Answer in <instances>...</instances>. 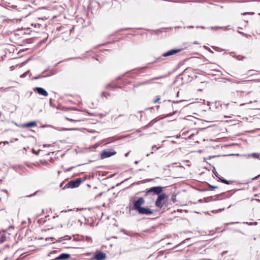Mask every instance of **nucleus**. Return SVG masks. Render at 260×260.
<instances>
[{
	"instance_id": "obj_1",
	"label": "nucleus",
	"mask_w": 260,
	"mask_h": 260,
	"mask_svg": "<svg viewBox=\"0 0 260 260\" xmlns=\"http://www.w3.org/2000/svg\"><path fill=\"white\" fill-rule=\"evenodd\" d=\"M132 205H129L130 211H137L140 214L151 215L153 213L152 211L148 208L142 207L145 203V200L143 198H139L137 200L131 201Z\"/></svg>"
},
{
	"instance_id": "obj_2",
	"label": "nucleus",
	"mask_w": 260,
	"mask_h": 260,
	"mask_svg": "<svg viewBox=\"0 0 260 260\" xmlns=\"http://www.w3.org/2000/svg\"><path fill=\"white\" fill-rule=\"evenodd\" d=\"M163 188L161 186H157L150 187L146 189L145 196H147L149 194H152L153 195H158V196L161 194Z\"/></svg>"
},
{
	"instance_id": "obj_3",
	"label": "nucleus",
	"mask_w": 260,
	"mask_h": 260,
	"mask_svg": "<svg viewBox=\"0 0 260 260\" xmlns=\"http://www.w3.org/2000/svg\"><path fill=\"white\" fill-rule=\"evenodd\" d=\"M82 182L81 178H77L75 180L70 181L63 187V188H74L78 187Z\"/></svg>"
},
{
	"instance_id": "obj_4",
	"label": "nucleus",
	"mask_w": 260,
	"mask_h": 260,
	"mask_svg": "<svg viewBox=\"0 0 260 260\" xmlns=\"http://www.w3.org/2000/svg\"><path fill=\"white\" fill-rule=\"evenodd\" d=\"M167 198V196L165 193H162L160 194L155 203V206L161 209L164 205L165 202H164V200Z\"/></svg>"
},
{
	"instance_id": "obj_5",
	"label": "nucleus",
	"mask_w": 260,
	"mask_h": 260,
	"mask_svg": "<svg viewBox=\"0 0 260 260\" xmlns=\"http://www.w3.org/2000/svg\"><path fill=\"white\" fill-rule=\"evenodd\" d=\"M116 154V152L114 150L109 151V150H103L101 153V158L105 159L106 158H108L111 157Z\"/></svg>"
},
{
	"instance_id": "obj_6",
	"label": "nucleus",
	"mask_w": 260,
	"mask_h": 260,
	"mask_svg": "<svg viewBox=\"0 0 260 260\" xmlns=\"http://www.w3.org/2000/svg\"><path fill=\"white\" fill-rule=\"evenodd\" d=\"M181 51V49H172L169 50L168 51L165 52L162 54V56L164 57H168L174 54H175L177 53H179Z\"/></svg>"
},
{
	"instance_id": "obj_7",
	"label": "nucleus",
	"mask_w": 260,
	"mask_h": 260,
	"mask_svg": "<svg viewBox=\"0 0 260 260\" xmlns=\"http://www.w3.org/2000/svg\"><path fill=\"white\" fill-rule=\"evenodd\" d=\"M71 255L68 253H63L55 257L54 260H67L70 258Z\"/></svg>"
},
{
	"instance_id": "obj_8",
	"label": "nucleus",
	"mask_w": 260,
	"mask_h": 260,
	"mask_svg": "<svg viewBox=\"0 0 260 260\" xmlns=\"http://www.w3.org/2000/svg\"><path fill=\"white\" fill-rule=\"evenodd\" d=\"M34 90L40 95H42L45 96L48 95L47 91L42 87H36L34 89Z\"/></svg>"
},
{
	"instance_id": "obj_9",
	"label": "nucleus",
	"mask_w": 260,
	"mask_h": 260,
	"mask_svg": "<svg viewBox=\"0 0 260 260\" xmlns=\"http://www.w3.org/2000/svg\"><path fill=\"white\" fill-rule=\"evenodd\" d=\"M106 254L103 252L99 251L95 253L94 258L96 260H103L106 258Z\"/></svg>"
},
{
	"instance_id": "obj_10",
	"label": "nucleus",
	"mask_w": 260,
	"mask_h": 260,
	"mask_svg": "<svg viewBox=\"0 0 260 260\" xmlns=\"http://www.w3.org/2000/svg\"><path fill=\"white\" fill-rule=\"evenodd\" d=\"M36 126V121H31L30 122H28L25 124H22L21 127H34Z\"/></svg>"
},
{
	"instance_id": "obj_11",
	"label": "nucleus",
	"mask_w": 260,
	"mask_h": 260,
	"mask_svg": "<svg viewBox=\"0 0 260 260\" xmlns=\"http://www.w3.org/2000/svg\"><path fill=\"white\" fill-rule=\"evenodd\" d=\"M157 121L156 118H155L152 120L150 122H149L146 125L143 127L144 129H146L149 127H151L155 122Z\"/></svg>"
},
{
	"instance_id": "obj_12",
	"label": "nucleus",
	"mask_w": 260,
	"mask_h": 260,
	"mask_svg": "<svg viewBox=\"0 0 260 260\" xmlns=\"http://www.w3.org/2000/svg\"><path fill=\"white\" fill-rule=\"evenodd\" d=\"M218 179L220 182H221L222 183H223L224 184H230L233 182V181H228V180L225 179L224 178L221 177L220 176H219Z\"/></svg>"
},
{
	"instance_id": "obj_13",
	"label": "nucleus",
	"mask_w": 260,
	"mask_h": 260,
	"mask_svg": "<svg viewBox=\"0 0 260 260\" xmlns=\"http://www.w3.org/2000/svg\"><path fill=\"white\" fill-rule=\"evenodd\" d=\"M248 157L251 156L254 158H257L260 160V153H253L250 154L248 155Z\"/></svg>"
},
{
	"instance_id": "obj_14",
	"label": "nucleus",
	"mask_w": 260,
	"mask_h": 260,
	"mask_svg": "<svg viewBox=\"0 0 260 260\" xmlns=\"http://www.w3.org/2000/svg\"><path fill=\"white\" fill-rule=\"evenodd\" d=\"M71 239V237L68 236V235H66L63 237H61L60 238H59V240H58V241L59 242H61V241H63L64 240H70Z\"/></svg>"
},
{
	"instance_id": "obj_15",
	"label": "nucleus",
	"mask_w": 260,
	"mask_h": 260,
	"mask_svg": "<svg viewBox=\"0 0 260 260\" xmlns=\"http://www.w3.org/2000/svg\"><path fill=\"white\" fill-rule=\"evenodd\" d=\"M192 2V1L191 0H177L176 1H173V2H174V3H182V4H184V3H186L188 2Z\"/></svg>"
},
{
	"instance_id": "obj_16",
	"label": "nucleus",
	"mask_w": 260,
	"mask_h": 260,
	"mask_svg": "<svg viewBox=\"0 0 260 260\" xmlns=\"http://www.w3.org/2000/svg\"><path fill=\"white\" fill-rule=\"evenodd\" d=\"M118 87H119L118 86H114L111 84H109L106 86V88L108 89H112Z\"/></svg>"
},
{
	"instance_id": "obj_17",
	"label": "nucleus",
	"mask_w": 260,
	"mask_h": 260,
	"mask_svg": "<svg viewBox=\"0 0 260 260\" xmlns=\"http://www.w3.org/2000/svg\"><path fill=\"white\" fill-rule=\"evenodd\" d=\"M242 223L243 224H247L248 225H256L257 224V222H243Z\"/></svg>"
},
{
	"instance_id": "obj_18",
	"label": "nucleus",
	"mask_w": 260,
	"mask_h": 260,
	"mask_svg": "<svg viewBox=\"0 0 260 260\" xmlns=\"http://www.w3.org/2000/svg\"><path fill=\"white\" fill-rule=\"evenodd\" d=\"M213 170H212V172H213V173L215 175V176L217 177V178H219L220 175L218 174V173L216 172V170H215V168L214 167H213Z\"/></svg>"
},
{
	"instance_id": "obj_19",
	"label": "nucleus",
	"mask_w": 260,
	"mask_h": 260,
	"mask_svg": "<svg viewBox=\"0 0 260 260\" xmlns=\"http://www.w3.org/2000/svg\"><path fill=\"white\" fill-rule=\"evenodd\" d=\"M167 76H168L167 75L159 76V77H157L154 78L152 80H159V79H160L166 78Z\"/></svg>"
},
{
	"instance_id": "obj_20",
	"label": "nucleus",
	"mask_w": 260,
	"mask_h": 260,
	"mask_svg": "<svg viewBox=\"0 0 260 260\" xmlns=\"http://www.w3.org/2000/svg\"><path fill=\"white\" fill-rule=\"evenodd\" d=\"M212 48L216 51L221 52V51H223V50L216 46H213Z\"/></svg>"
},
{
	"instance_id": "obj_21",
	"label": "nucleus",
	"mask_w": 260,
	"mask_h": 260,
	"mask_svg": "<svg viewBox=\"0 0 260 260\" xmlns=\"http://www.w3.org/2000/svg\"><path fill=\"white\" fill-rule=\"evenodd\" d=\"M187 70H184L182 73V75L183 76V77H185V76H188V75L187 74Z\"/></svg>"
},
{
	"instance_id": "obj_22",
	"label": "nucleus",
	"mask_w": 260,
	"mask_h": 260,
	"mask_svg": "<svg viewBox=\"0 0 260 260\" xmlns=\"http://www.w3.org/2000/svg\"><path fill=\"white\" fill-rule=\"evenodd\" d=\"M45 76H41V75H39V76H36V77H35L33 78V79L34 80H37V79H40L41 78H42V77H44Z\"/></svg>"
},
{
	"instance_id": "obj_23",
	"label": "nucleus",
	"mask_w": 260,
	"mask_h": 260,
	"mask_svg": "<svg viewBox=\"0 0 260 260\" xmlns=\"http://www.w3.org/2000/svg\"><path fill=\"white\" fill-rule=\"evenodd\" d=\"M28 73H29V71H27V72H26L24 73V74H23L22 75H21L20 76V77H21V78H24L25 77H26V76L27 74Z\"/></svg>"
},
{
	"instance_id": "obj_24",
	"label": "nucleus",
	"mask_w": 260,
	"mask_h": 260,
	"mask_svg": "<svg viewBox=\"0 0 260 260\" xmlns=\"http://www.w3.org/2000/svg\"><path fill=\"white\" fill-rule=\"evenodd\" d=\"M188 240H189V238H187L186 239H185V240H184V241H183L182 242H181L180 244H178L177 245H176V247H178V246H179L180 245L182 244H183V243H185L186 241Z\"/></svg>"
},
{
	"instance_id": "obj_25",
	"label": "nucleus",
	"mask_w": 260,
	"mask_h": 260,
	"mask_svg": "<svg viewBox=\"0 0 260 260\" xmlns=\"http://www.w3.org/2000/svg\"><path fill=\"white\" fill-rule=\"evenodd\" d=\"M160 98L159 96H157L156 99L154 101V103H156L158 102L160 100Z\"/></svg>"
},
{
	"instance_id": "obj_26",
	"label": "nucleus",
	"mask_w": 260,
	"mask_h": 260,
	"mask_svg": "<svg viewBox=\"0 0 260 260\" xmlns=\"http://www.w3.org/2000/svg\"><path fill=\"white\" fill-rule=\"evenodd\" d=\"M209 186L210 187V190H213L214 189H215V188H217L218 187L216 186H213V185H209Z\"/></svg>"
},
{
	"instance_id": "obj_27",
	"label": "nucleus",
	"mask_w": 260,
	"mask_h": 260,
	"mask_svg": "<svg viewBox=\"0 0 260 260\" xmlns=\"http://www.w3.org/2000/svg\"><path fill=\"white\" fill-rule=\"evenodd\" d=\"M176 112H177V111L174 112L173 113H169V114L166 115L165 117H167L171 116L173 115L174 114L176 113Z\"/></svg>"
},
{
	"instance_id": "obj_28",
	"label": "nucleus",
	"mask_w": 260,
	"mask_h": 260,
	"mask_svg": "<svg viewBox=\"0 0 260 260\" xmlns=\"http://www.w3.org/2000/svg\"><path fill=\"white\" fill-rule=\"evenodd\" d=\"M38 191H37L35 193H34L33 194H31L30 195L26 196V197H32V196L36 195Z\"/></svg>"
},
{
	"instance_id": "obj_29",
	"label": "nucleus",
	"mask_w": 260,
	"mask_h": 260,
	"mask_svg": "<svg viewBox=\"0 0 260 260\" xmlns=\"http://www.w3.org/2000/svg\"><path fill=\"white\" fill-rule=\"evenodd\" d=\"M205 48H206V49H207L209 52H211V53H213V51L212 50H211V49H210V48H208V47H205Z\"/></svg>"
},
{
	"instance_id": "obj_30",
	"label": "nucleus",
	"mask_w": 260,
	"mask_h": 260,
	"mask_svg": "<svg viewBox=\"0 0 260 260\" xmlns=\"http://www.w3.org/2000/svg\"><path fill=\"white\" fill-rule=\"evenodd\" d=\"M172 201L173 202V203H175L176 201V198L175 197H172Z\"/></svg>"
},
{
	"instance_id": "obj_31",
	"label": "nucleus",
	"mask_w": 260,
	"mask_h": 260,
	"mask_svg": "<svg viewBox=\"0 0 260 260\" xmlns=\"http://www.w3.org/2000/svg\"><path fill=\"white\" fill-rule=\"evenodd\" d=\"M235 232H238V233H241V234H243V235H244V234L242 231H240V230H235Z\"/></svg>"
},
{
	"instance_id": "obj_32",
	"label": "nucleus",
	"mask_w": 260,
	"mask_h": 260,
	"mask_svg": "<svg viewBox=\"0 0 260 260\" xmlns=\"http://www.w3.org/2000/svg\"><path fill=\"white\" fill-rule=\"evenodd\" d=\"M260 176V174L257 175V176L254 177L252 178V180H255L258 178V177Z\"/></svg>"
},
{
	"instance_id": "obj_33",
	"label": "nucleus",
	"mask_w": 260,
	"mask_h": 260,
	"mask_svg": "<svg viewBox=\"0 0 260 260\" xmlns=\"http://www.w3.org/2000/svg\"><path fill=\"white\" fill-rule=\"evenodd\" d=\"M102 94H103V95L105 96V97H106V94H107L108 95H109V93H106L105 92H103Z\"/></svg>"
},
{
	"instance_id": "obj_34",
	"label": "nucleus",
	"mask_w": 260,
	"mask_h": 260,
	"mask_svg": "<svg viewBox=\"0 0 260 260\" xmlns=\"http://www.w3.org/2000/svg\"><path fill=\"white\" fill-rule=\"evenodd\" d=\"M238 223H239V222H232L229 223V224H233Z\"/></svg>"
},
{
	"instance_id": "obj_35",
	"label": "nucleus",
	"mask_w": 260,
	"mask_h": 260,
	"mask_svg": "<svg viewBox=\"0 0 260 260\" xmlns=\"http://www.w3.org/2000/svg\"><path fill=\"white\" fill-rule=\"evenodd\" d=\"M72 211V210H63L62 211H61V213H63V212H67L68 211Z\"/></svg>"
},
{
	"instance_id": "obj_36",
	"label": "nucleus",
	"mask_w": 260,
	"mask_h": 260,
	"mask_svg": "<svg viewBox=\"0 0 260 260\" xmlns=\"http://www.w3.org/2000/svg\"><path fill=\"white\" fill-rule=\"evenodd\" d=\"M66 119L68 121H74V120L72 119H70L68 117L66 118Z\"/></svg>"
},
{
	"instance_id": "obj_37",
	"label": "nucleus",
	"mask_w": 260,
	"mask_h": 260,
	"mask_svg": "<svg viewBox=\"0 0 260 260\" xmlns=\"http://www.w3.org/2000/svg\"><path fill=\"white\" fill-rule=\"evenodd\" d=\"M40 151V150H39L38 152H35V150L33 149V152L34 153H36L37 155H38L39 154V151Z\"/></svg>"
},
{
	"instance_id": "obj_38",
	"label": "nucleus",
	"mask_w": 260,
	"mask_h": 260,
	"mask_svg": "<svg viewBox=\"0 0 260 260\" xmlns=\"http://www.w3.org/2000/svg\"><path fill=\"white\" fill-rule=\"evenodd\" d=\"M2 143H3L4 144H8L9 143V142L8 141H4V142H0V144H2Z\"/></svg>"
},
{
	"instance_id": "obj_39",
	"label": "nucleus",
	"mask_w": 260,
	"mask_h": 260,
	"mask_svg": "<svg viewBox=\"0 0 260 260\" xmlns=\"http://www.w3.org/2000/svg\"><path fill=\"white\" fill-rule=\"evenodd\" d=\"M72 168H68L66 170V172H68V171H70L71 170Z\"/></svg>"
},
{
	"instance_id": "obj_40",
	"label": "nucleus",
	"mask_w": 260,
	"mask_h": 260,
	"mask_svg": "<svg viewBox=\"0 0 260 260\" xmlns=\"http://www.w3.org/2000/svg\"><path fill=\"white\" fill-rule=\"evenodd\" d=\"M219 28V27H218V26H216V27H212V29H218V28Z\"/></svg>"
},
{
	"instance_id": "obj_41",
	"label": "nucleus",
	"mask_w": 260,
	"mask_h": 260,
	"mask_svg": "<svg viewBox=\"0 0 260 260\" xmlns=\"http://www.w3.org/2000/svg\"><path fill=\"white\" fill-rule=\"evenodd\" d=\"M236 92H237V93H244V92H243V91H238V90H237V91H236Z\"/></svg>"
},
{
	"instance_id": "obj_42",
	"label": "nucleus",
	"mask_w": 260,
	"mask_h": 260,
	"mask_svg": "<svg viewBox=\"0 0 260 260\" xmlns=\"http://www.w3.org/2000/svg\"><path fill=\"white\" fill-rule=\"evenodd\" d=\"M193 26H192V25H190V26H187V28H193Z\"/></svg>"
},
{
	"instance_id": "obj_43",
	"label": "nucleus",
	"mask_w": 260,
	"mask_h": 260,
	"mask_svg": "<svg viewBox=\"0 0 260 260\" xmlns=\"http://www.w3.org/2000/svg\"><path fill=\"white\" fill-rule=\"evenodd\" d=\"M2 191H4V192H6L7 193H8V191L7 190H6V189H4Z\"/></svg>"
},
{
	"instance_id": "obj_44",
	"label": "nucleus",
	"mask_w": 260,
	"mask_h": 260,
	"mask_svg": "<svg viewBox=\"0 0 260 260\" xmlns=\"http://www.w3.org/2000/svg\"><path fill=\"white\" fill-rule=\"evenodd\" d=\"M128 153H129V152H127V153H125V156H127L128 155Z\"/></svg>"
},
{
	"instance_id": "obj_45",
	"label": "nucleus",
	"mask_w": 260,
	"mask_h": 260,
	"mask_svg": "<svg viewBox=\"0 0 260 260\" xmlns=\"http://www.w3.org/2000/svg\"><path fill=\"white\" fill-rule=\"evenodd\" d=\"M139 163V161H135V164H138Z\"/></svg>"
},
{
	"instance_id": "obj_46",
	"label": "nucleus",
	"mask_w": 260,
	"mask_h": 260,
	"mask_svg": "<svg viewBox=\"0 0 260 260\" xmlns=\"http://www.w3.org/2000/svg\"><path fill=\"white\" fill-rule=\"evenodd\" d=\"M227 80L229 82H231L232 81L231 79H227Z\"/></svg>"
},
{
	"instance_id": "obj_47",
	"label": "nucleus",
	"mask_w": 260,
	"mask_h": 260,
	"mask_svg": "<svg viewBox=\"0 0 260 260\" xmlns=\"http://www.w3.org/2000/svg\"><path fill=\"white\" fill-rule=\"evenodd\" d=\"M192 136V135H190V136L188 137V138L191 139V138Z\"/></svg>"
},
{
	"instance_id": "obj_48",
	"label": "nucleus",
	"mask_w": 260,
	"mask_h": 260,
	"mask_svg": "<svg viewBox=\"0 0 260 260\" xmlns=\"http://www.w3.org/2000/svg\"><path fill=\"white\" fill-rule=\"evenodd\" d=\"M155 147V145H154V146H153L152 147V149H154V147Z\"/></svg>"
},
{
	"instance_id": "obj_49",
	"label": "nucleus",
	"mask_w": 260,
	"mask_h": 260,
	"mask_svg": "<svg viewBox=\"0 0 260 260\" xmlns=\"http://www.w3.org/2000/svg\"><path fill=\"white\" fill-rule=\"evenodd\" d=\"M155 147V145H154V146H153L152 147V149H154V147Z\"/></svg>"
},
{
	"instance_id": "obj_50",
	"label": "nucleus",
	"mask_w": 260,
	"mask_h": 260,
	"mask_svg": "<svg viewBox=\"0 0 260 260\" xmlns=\"http://www.w3.org/2000/svg\"><path fill=\"white\" fill-rule=\"evenodd\" d=\"M199 202L201 203L202 202V200L201 199L199 200Z\"/></svg>"
},
{
	"instance_id": "obj_51",
	"label": "nucleus",
	"mask_w": 260,
	"mask_h": 260,
	"mask_svg": "<svg viewBox=\"0 0 260 260\" xmlns=\"http://www.w3.org/2000/svg\"><path fill=\"white\" fill-rule=\"evenodd\" d=\"M174 103H178L179 102L178 101H176V102H173Z\"/></svg>"
},
{
	"instance_id": "obj_52",
	"label": "nucleus",
	"mask_w": 260,
	"mask_h": 260,
	"mask_svg": "<svg viewBox=\"0 0 260 260\" xmlns=\"http://www.w3.org/2000/svg\"><path fill=\"white\" fill-rule=\"evenodd\" d=\"M240 34H242L244 35V33L243 32H240V31H238Z\"/></svg>"
},
{
	"instance_id": "obj_53",
	"label": "nucleus",
	"mask_w": 260,
	"mask_h": 260,
	"mask_svg": "<svg viewBox=\"0 0 260 260\" xmlns=\"http://www.w3.org/2000/svg\"><path fill=\"white\" fill-rule=\"evenodd\" d=\"M57 252V251H56V250H54V251H53V252H54V253H55V252Z\"/></svg>"
},
{
	"instance_id": "obj_54",
	"label": "nucleus",
	"mask_w": 260,
	"mask_h": 260,
	"mask_svg": "<svg viewBox=\"0 0 260 260\" xmlns=\"http://www.w3.org/2000/svg\"><path fill=\"white\" fill-rule=\"evenodd\" d=\"M60 173H61V171H58V174H60Z\"/></svg>"
},
{
	"instance_id": "obj_55",
	"label": "nucleus",
	"mask_w": 260,
	"mask_h": 260,
	"mask_svg": "<svg viewBox=\"0 0 260 260\" xmlns=\"http://www.w3.org/2000/svg\"><path fill=\"white\" fill-rule=\"evenodd\" d=\"M200 27L202 28H204V26H201Z\"/></svg>"
},
{
	"instance_id": "obj_56",
	"label": "nucleus",
	"mask_w": 260,
	"mask_h": 260,
	"mask_svg": "<svg viewBox=\"0 0 260 260\" xmlns=\"http://www.w3.org/2000/svg\"><path fill=\"white\" fill-rule=\"evenodd\" d=\"M102 194V193H100L99 194V196H101V194Z\"/></svg>"
},
{
	"instance_id": "obj_57",
	"label": "nucleus",
	"mask_w": 260,
	"mask_h": 260,
	"mask_svg": "<svg viewBox=\"0 0 260 260\" xmlns=\"http://www.w3.org/2000/svg\"><path fill=\"white\" fill-rule=\"evenodd\" d=\"M70 129L65 128L64 130H70Z\"/></svg>"
},
{
	"instance_id": "obj_58",
	"label": "nucleus",
	"mask_w": 260,
	"mask_h": 260,
	"mask_svg": "<svg viewBox=\"0 0 260 260\" xmlns=\"http://www.w3.org/2000/svg\"><path fill=\"white\" fill-rule=\"evenodd\" d=\"M159 106H157L156 107L157 109H158V108H159Z\"/></svg>"
},
{
	"instance_id": "obj_59",
	"label": "nucleus",
	"mask_w": 260,
	"mask_h": 260,
	"mask_svg": "<svg viewBox=\"0 0 260 260\" xmlns=\"http://www.w3.org/2000/svg\"><path fill=\"white\" fill-rule=\"evenodd\" d=\"M55 217H56V216H54L53 217V218H55Z\"/></svg>"
},
{
	"instance_id": "obj_60",
	"label": "nucleus",
	"mask_w": 260,
	"mask_h": 260,
	"mask_svg": "<svg viewBox=\"0 0 260 260\" xmlns=\"http://www.w3.org/2000/svg\"><path fill=\"white\" fill-rule=\"evenodd\" d=\"M7 259H8V258H7V257H6V258L5 259V260H7Z\"/></svg>"
},
{
	"instance_id": "obj_61",
	"label": "nucleus",
	"mask_w": 260,
	"mask_h": 260,
	"mask_svg": "<svg viewBox=\"0 0 260 260\" xmlns=\"http://www.w3.org/2000/svg\"><path fill=\"white\" fill-rule=\"evenodd\" d=\"M149 155V154H147V156H148Z\"/></svg>"
},
{
	"instance_id": "obj_62",
	"label": "nucleus",
	"mask_w": 260,
	"mask_h": 260,
	"mask_svg": "<svg viewBox=\"0 0 260 260\" xmlns=\"http://www.w3.org/2000/svg\"><path fill=\"white\" fill-rule=\"evenodd\" d=\"M50 103L52 104V102H51V101H50Z\"/></svg>"
},
{
	"instance_id": "obj_63",
	"label": "nucleus",
	"mask_w": 260,
	"mask_h": 260,
	"mask_svg": "<svg viewBox=\"0 0 260 260\" xmlns=\"http://www.w3.org/2000/svg\"><path fill=\"white\" fill-rule=\"evenodd\" d=\"M50 103L52 104V102H51V101H50Z\"/></svg>"
},
{
	"instance_id": "obj_64",
	"label": "nucleus",
	"mask_w": 260,
	"mask_h": 260,
	"mask_svg": "<svg viewBox=\"0 0 260 260\" xmlns=\"http://www.w3.org/2000/svg\"><path fill=\"white\" fill-rule=\"evenodd\" d=\"M178 94H179V92H178L177 94V95L178 96Z\"/></svg>"
}]
</instances>
